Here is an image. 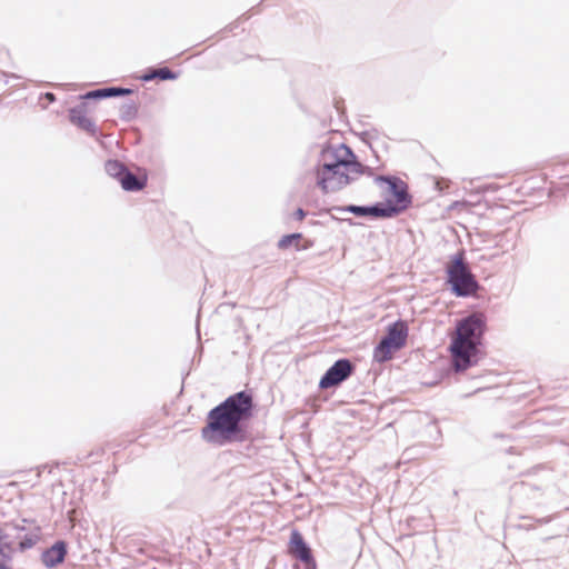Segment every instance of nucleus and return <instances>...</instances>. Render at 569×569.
Segmentation results:
<instances>
[{"instance_id":"1","label":"nucleus","mask_w":569,"mask_h":569,"mask_svg":"<svg viewBox=\"0 0 569 569\" xmlns=\"http://www.w3.org/2000/svg\"><path fill=\"white\" fill-rule=\"evenodd\" d=\"M254 411L250 390L234 392L208 411L201 438L218 447L246 442L250 439L249 423Z\"/></svg>"},{"instance_id":"2","label":"nucleus","mask_w":569,"mask_h":569,"mask_svg":"<svg viewBox=\"0 0 569 569\" xmlns=\"http://www.w3.org/2000/svg\"><path fill=\"white\" fill-rule=\"evenodd\" d=\"M487 331V317L475 311L457 320L456 333L450 338V369L465 372L476 366L481 358L480 347Z\"/></svg>"},{"instance_id":"3","label":"nucleus","mask_w":569,"mask_h":569,"mask_svg":"<svg viewBox=\"0 0 569 569\" xmlns=\"http://www.w3.org/2000/svg\"><path fill=\"white\" fill-rule=\"evenodd\" d=\"M343 163L340 144L335 147L327 142L321 147L313 174L322 193L339 191L357 180L356 176L345 172Z\"/></svg>"},{"instance_id":"4","label":"nucleus","mask_w":569,"mask_h":569,"mask_svg":"<svg viewBox=\"0 0 569 569\" xmlns=\"http://www.w3.org/2000/svg\"><path fill=\"white\" fill-rule=\"evenodd\" d=\"M445 272L450 292L458 298L472 297L480 289V283L469 267L463 249L450 256Z\"/></svg>"},{"instance_id":"5","label":"nucleus","mask_w":569,"mask_h":569,"mask_svg":"<svg viewBox=\"0 0 569 569\" xmlns=\"http://www.w3.org/2000/svg\"><path fill=\"white\" fill-rule=\"evenodd\" d=\"M375 183L387 184L389 194L385 201H379L387 219L398 217L412 206V196L408 184L397 176H376Z\"/></svg>"},{"instance_id":"6","label":"nucleus","mask_w":569,"mask_h":569,"mask_svg":"<svg viewBox=\"0 0 569 569\" xmlns=\"http://www.w3.org/2000/svg\"><path fill=\"white\" fill-rule=\"evenodd\" d=\"M408 333L409 327L406 320L398 319L390 323L373 348V361L385 363L391 360L396 352L406 347Z\"/></svg>"},{"instance_id":"7","label":"nucleus","mask_w":569,"mask_h":569,"mask_svg":"<svg viewBox=\"0 0 569 569\" xmlns=\"http://www.w3.org/2000/svg\"><path fill=\"white\" fill-rule=\"evenodd\" d=\"M356 371V365L349 358L337 359L321 376L318 388L320 390L337 389Z\"/></svg>"},{"instance_id":"8","label":"nucleus","mask_w":569,"mask_h":569,"mask_svg":"<svg viewBox=\"0 0 569 569\" xmlns=\"http://www.w3.org/2000/svg\"><path fill=\"white\" fill-rule=\"evenodd\" d=\"M91 111V102L89 100H80L78 104L68 110V119L79 130L96 140H100L102 138L100 129L91 118L87 117Z\"/></svg>"},{"instance_id":"9","label":"nucleus","mask_w":569,"mask_h":569,"mask_svg":"<svg viewBox=\"0 0 569 569\" xmlns=\"http://www.w3.org/2000/svg\"><path fill=\"white\" fill-rule=\"evenodd\" d=\"M67 556L68 542L63 539H59L41 552L40 560L47 569H53L63 563Z\"/></svg>"},{"instance_id":"10","label":"nucleus","mask_w":569,"mask_h":569,"mask_svg":"<svg viewBox=\"0 0 569 569\" xmlns=\"http://www.w3.org/2000/svg\"><path fill=\"white\" fill-rule=\"evenodd\" d=\"M343 210H346L349 213L355 214L356 217H365V218H371V219H387L379 201H377L372 204H365V206L347 204Z\"/></svg>"},{"instance_id":"11","label":"nucleus","mask_w":569,"mask_h":569,"mask_svg":"<svg viewBox=\"0 0 569 569\" xmlns=\"http://www.w3.org/2000/svg\"><path fill=\"white\" fill-rule=\"evenodd\" d=\"M147 183L148 176L146 172L136 174L128 168L124 177L121 179L120 186L124 191L139 192L146 188Z\"/></svg>"},{"instance_id":"12","label":"nucleus","mask_w":569,"mask_h":569,"mask_svg":"<svg viewBox=\"0 0 569 569\" xmlns=\"http://www.w3.org/2000/svg\"><path fill=\"white\" fill-rule=\"evenodd\" d=\"M340 150L343 159V168L347 174H357L361 176V170L363 169V163H361L353 152V150L347 146L346 143H340Z\"/></svg>"},{"instance_id":"13","label":"nucleus","mask_w":569,"mask_h":569,"mask_svg":"<svg viewBox=\"0 0 569 569\" xmlns=\"http://www.w3.org/2000/svg\"><path fill=\"white\" fill-rule=\"evenodd\" d=\"M24 527L14 523H4L0 526V547L11 549L16 545V540L20 538Z\"/></svg>"},{"instance_id":"14","label":"nucleus","mask_w":569,"mask_h":569,"mask_svg":"<svg viewBox=\"0 0 569 569\" xmlns=\"http://www.w3.org/2000/svg\"><path fill=\"white\" fill-rule=\"evenodd\" d=\"M309 550H311V547L306 541L303 535L298 529H292L288 543V551L290 556L295 558Z\"/></svg>"},{"instance_id":"15","label":"nucleus","mask_w":569,"mask_h":569,"mask_svg":"<svg viewBox=\"0 0 569 569\" xmlns=\"http://www.w3.org/2000/svg\"><path fill=\"white\" fill-rule=\"evenodd\" d=\"M127 169L128 167L118 159H108L104 162L106 173L116 179L119 183L121 182L122 177H124Z\"/></svg>"},{"instance_id":"16","label":"nucleus","mask_w":569,"mask_h":569,"mask_svg":"<svg viewBox=\"0 0 569 569\" xmlns=\"http://www.w3.org/2000/svg\"><path fill=\"white\" fill-rule=\"evenodd\" d=\"M127 169L128 167L118 159H108L104 162L106 173L116 179L119 183L121 182L122 177H124Z\"/></svg>"},{"instance_id":"17","label":"nucleus","mask_w":569,"mask_h":569,"mask_svg":"<svg viewBox=\"0 0 569 569\" xmlns=\"http://www.w3.org/2000/svg\"><path fill=\"white\" fill-rule=\"evenodd\" d=\"M303 238V234L301 232H292V233H287V234H283L278 243H277V247L280 249V250H286L288 248H290L292 244H296V250L297 251H300L302 249H308L309 247L312 246V242L309 241V243L305 247H299V241Z\"/></svg>"},{"instance_id":"18","label":"nucleus","mask_w":569,"mask_h":569,"mask_svg":"<svg viewBox=\"0 0 569 569\" xmlns=\"http://www.w3.org/2000/svg\"><path fill=\"white\" fill-rule=\"evenodd\" d=\"M139 103L136 101L124 102L120 106L119 117L124 122H130L138 117Z\"/></svg>"},{"instance_id":"19","label":"nucleus","mask_w":569,"mask_h":569,"mask_svg":"<svg viewBox=\"0 0 569 569\" xmlns=\"http://www.w3.org/2000/svg\"><path fill=\"white\" fill-rule=\"evenodd\" d=\"M40 527H37V532L26 533L20 537L18 542V550L23 552L28 549H31L37 542L40 540Z\"/></svg>"},{"instance_id":"20","label":"nucleus","mask_w":569,"mask_h":569,"mask_svg":"<svg viewBox=\"0 0 569 569\" xmlns=\"http://www.w3.org/2000/svg\"><path fill=\"white\" fill-rule=\"evenodd\" d=\"M106 99L127 97L134 93V89L120 86L103 87Z\"/></svg>"},{"instance_id":"21","label":"nucleus","mask_w":569,"mask_h":569,"mask_svg":"<svg viewBox=\"0 0 569 569\" xmlns=\"http://www.w3.org/2000/svg\"><path fill=\"white\" fill-rule=\"evenodd\" d=\"M180 76V71H174L168 67L157 68V80L159 81H173Z\"/></svg>"},{"instance_id":"22","label":"nucleus","mask_w":569,"mask_h":569,"mask_svg":"<svg viewBox=\"0 0 569 569\" xmlns=\"http://www.w3.org/2000/svg\"><path fill=\"white\" fill-rule=\"evenodd\" d=\"M295 559H297L303 565V569H318V565L312 553V549L295 557Z\"/></svg>"},{"instance_id":"23","label":"nucleus","mask_w":569,"mask_h":569,"mask_svg":"<svg viewBox=\"0 0 569 569\" xmlns=\"http://www.w3.org/2000/svg\"><path fill=\"white\" fill-rule=\"evenodd\" d=\"M358 136H359L360 140L363 143H366L371 149L373 154L377 157V152H376V150L371 146V140L372 139H377L379 137L378 129L372 128L370 130H363V131L359 132Z\"/></svg>"},{"instance_id":"24","label":"nucleus","mask_w":569,"mask_h":569,"mask_svg":"<svg viewBox=\"0 0 569 569\" xmlns=\"http://www.w3.org/2000/svg\"><path fill=\"white\" fill-rule=\"evenodd\" d=\"M78 99L79 100H89L90 102H97V101L104 100L106 97H104L103 87L87 91L86 93L80 94L78 97Z\"/></svg>"},{"instance_id":"25","label":"nucleus","mask_w":569,"mask_h":569,"mask_svg":"<svg viewBox=\"0 0 569 569\" xmlns=\"http://www.w3.org/2000/svg\"><path fill=\"white\" fill-rule=\"evenodd\" d=\"M139 79L143 82L157 80V67L147 68Z\"/></svg>"},{"instance_id":"26","label":"nucleus","mask_w":569,"mask_h":569,"mask_svg":"<svg viewBox=\"0 0 569 569\" xmlns=\"http://www.w3.org/2000/svg\"><path fill=\"white\" fill-rule=\"evenodd\" d=\"M14 551V547H12L11 549L0 547V560L6 563L10 562L13 558Z\"/></svg>"},{"instance_id":"27","label":"nucleus","mask_w":569,"mask_h":569,"mask_svg":"<svg viewBox=\"0 0 569 569\" xmlns=\"http://www.w3.org/2000/svg\"><path fill=\"white\" fill-rule=\"evenodd\" d=\"M306 216L307 211L301 207L297 208L292 213V218L297 221H302L306 218Z\"/></svg>"},{"instance_id":"28","label":"nucleus","mask_w":569,"mask_h":569,"mask_svg":"<svg viewBox=\"0 0 569 569\" xmlns=\"http://www.w3.org/2000/svg\"><path fill=\"white\" fill-rule=\"evenodd\" d=\"M43 99L47 103H53L57 101V97L53 92L47 91L40 94V100Z\"/></svg>"},{"instance_id":"29","label":"nucleus","mask_w":569,"mask_h":569,"mask_svg":"<svg viewBox=\"0 0 569 569\" xmlns=\"http://www.w3.org/2000/svg\"><path fill=\"white\" fill-rule=\"evenodd\" d=\"M361 174L367 176V177H372L373 179L377 176V174H375L373 168L370 167V166H367V164H363V169L361 170Z\"/></svg>"},{"instance_id":"30","label":"nucleus","mask_w":569,"mask_h":569,"mask_svg":"<svg viewBox=\"0 0 569 569\" xmlns=\"http://www.w3.org/2000/svg\"><path fill=\"white\" fill-rule=\"evenodd\" d=\"M346 206H333L330 208V211L331 212H337V213H341V212H347L346 210H341V209H345Z\"/></svg>"},{"instance_id":"31","label":"nucleus","mask_w":569,"mask_h":569,"mask_svg":"<svg viewBox=\"0 0 569 569\" xmlns=\"http://www.w3.org/2000/svg\"><path fill=\"white\" fill-rule=\"evenodd\" d=\"M0 81H3L4 84L8 83V76H7V73L0 71Z\"/></svg>"},{"instance_id":"32","label":"nucleus","mask_w":569,"mask_h":569,"mask_svg":"<svg viewBox=\"0 0 569 569\" xmlns=\"http://www.w3.org/2000/svg\"><path fill=\"white\" fill-rule=\"evenodd\" d=\"M551 521V518L550 517H546V518H541V519H537V522L538 523H548Z\"/></svg>"},{"instance_id":"33","label":"nucleus","mask_w":569,"mask_h":569,"mask_svg":"<svg viewBox=\"0 0 569 569\" xmlns=\"http://www.w3.org/2000/svg\"><path fill=\"white\" fill-rule=\"evenodd\" d=\"M520 488L523 490V491H527L528 489H531L532 487L530 485H527L525 482L520 483Z\"/></svg>"},{"instance_id":"34","label":"nucleus","mask_w":569,"mask_h":569,"mask_svg":"<svg viewBox=\"0 0 569 569\" xmlns=\"http://www.w3.org/2000/svg\"><path fill=\"white\" fill-rule=\"evenodd\" d=\"M0 569H12V567L0 560Z\"/></svg>"},{"instance_id":"35","label":"nucleus","mask_w":569,"mask_h":569,"mask_svg":"<svg viewBox=\"0 0 569 569\" xmlns=\"http://www.w3.org/2000/svg\"><path fill=\"white\" fill-rule=\"evenodd\" d=\"M234 28H237V24H236V23L230 24V27H229V31H233V29H234Z\"/></svg>"},{"instance_id":"36","label":"nucleus","mask_w":569,"mask_h":569,"mask_svg":"<svg viewBox=\"0 0 569 569\" xmlns=\"http://www.w3.org/2000/svg\"><path fill=\"white\" fill-rule=\"evenodd\" d=\"M293 569H299V566H298V565H295V566H293Z\"/></svg>"}]
</instances>
